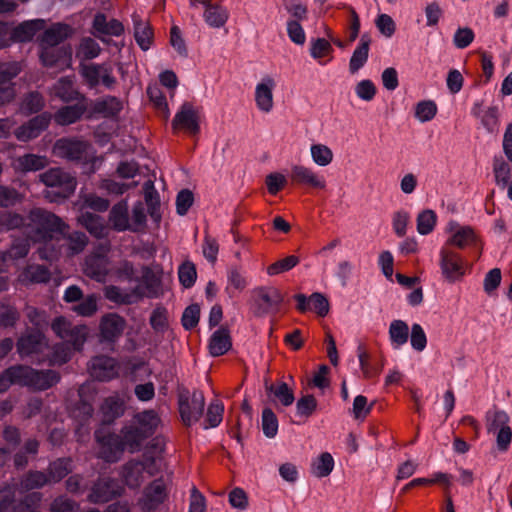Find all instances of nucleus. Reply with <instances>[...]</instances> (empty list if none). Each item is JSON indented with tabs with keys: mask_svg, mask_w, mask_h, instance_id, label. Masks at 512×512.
Listing matches in <instances>:
<instances>
[{
	"mask_svg": "<svg viewBox=\"0 0 512 512\" xmlns=\"http://www.w3.org/2000/svg\"><path fill=\"white\" fill-rule=\"evenodd\" d=\"M125 328V320L115 313L104 315L100 321V336L102 340L114 341L119 338Z\"/></svg>",
	"mask_w": 512,
	"mask_h": 512,
	"instance_id": "a878e982",
	"label": "nucleus"
},
{
	"mask_svg": "<svg viewBox=\"0 0 512 512\" xmlns=\"http://www.w3.org/2000/svg\"><path fill=\"white\" fill-rule=\"evenodd\" d=\"M43 106V97L37 92H31L23 99L20 111L24 114H32L40 111Z\"/></svg>",
	"mask_w": 512,
	"mask_h": 512,
	"instance_id": "e2e57ef3",
	"label": "nucleus"
},
{
	"mask_svg": "<svg viewBox=\"0 0 512 512\" xmlns=\"http://www.w3.org/2000/svg\"><path fill=\"white\" fill-rule=\"evenodd\" d=\"M89 371L93 378L108 381L118 375V365L116 360L111 357L98 356L91 360Z\"/></svg>",
	"mask_w": 512,
	"mask_h": 512,
	"instance_id": "4be33fe9",
	"label": "nucleus"
},
{
	"mask_svg": "<svg viewBox=\"0 0 512 512\" xmlns=\"http://www.w3.org/2000/svg\"><path fill=\"white\" fill-rule=\"evenodd\" d=\"M67 229V224L54 213L43 208H33L27 215L25 236L32 242L42 243L43 246L38 249L39 257L52 261L57 258L59 251L50 247V242L64 235Z\"/></svg>",
	"mask_w": 512,
	"mask_h": 512,
	"instance_id": "f257e3e1",
	"label": "nucleus"
},
{
	"mask_svg": "<svg viewBox=\"0 0 512 512\" xmlns=\"http://www.w3.org/2000/svg\"><path fill=\"white\" fill-rule=\"evenodd\" d=\"M50 120V114L42 113L21 125L15 130L14 134L19 141H30L38 137L48 127Z\"/></svg>",
	"mask_w": 512,
	"mask_h": 512,
	"instance_id": "aec40b11",
	"label": "nucleus"
},
{
	"mask_svg": "<svg viewBox=\"0 0 512 512\" xmlns=\"http://www.w3.org/2000/svg\"><path fill=\"white\" fill-rule=\"evenodd\" d=\"M409 327L403 320H393L389 326V339L394 349H400L408 341Z\"/></svg>",
	"mask_w": 512,
	"mask_h": 512,
	"instance_id": "72a5a7b5",
	"label": "nucleus"
},
{
	"mask_svg": "<svg viewBox=\"0 0 512 512\" xmlns=\"http://www.w3.org/2000/svg\"><path fill=\"white\" fill-rule=\"evenodd\" d=\"M471 114L480 121L484 129L493 133L497 131L499 127V110L497 106L484 107L483 101H475L472 108Z\"/></svg>",
	"mask_w": 512,
	"mask_h": 512,
	"instance_id": "5701e85b",
	"label": "nucleus"
},
{
	"mask_svg": "<svg viewBox=\"0 0 512 512\" xmlns=\"http://www.w3.org/2000/svg\"><path fill=\"white\" fill-rule=\"evenodd\" d=\"M84 111L85 106L82 104L65 106L56 112L54 119L59 125H70L79 120Z\"/></svg>",
	"mask_w": 512,
	"mask_h": 512,
	"instance_id": "58836bf2",
	"label": "nucleus"
},
{
	"mask_svg": "<svg viewBox=\"0 0 512 512\" xmlns=\"http://www.w3.org/2000/svg\"><path fill=\"white\" fill-rule=\"evenodd\" d=\"M72 471L70 459H58L52 462L48 469V479L50 482H58Z\"/></svg>",
	"mask_w": 512,
	"mask_h": 512,
	"instance_id": "8fccbe9b",
	"label": "nucleus"
},
{
	"mask_svg": "<svg viewBox=\"0 0 512 512\" xmlns=\"http://www.w3.org/2000/svg\"><path fill=\"white\" fill-rule=\"evenodd\" d=\"M158 469L156 460L152 458H147L141 462L131 461L123 467L122 477L129 487L136 488L141 485L146 477L155 475Z\"/></svg>",
	"mask_w": 512,
	"mask_h": 512,
	"instance_id": "423d86ee",
	"label": "nucleus"
},
{
	"mask_svg": "<svg viewBox=\"0 0 512 512\" xmlns=\"http://www.w3.org/2000/svg\"><path fill=\"white\" fill-rule=\"evenodd\" d=\"M203 17L205 22L210 27L220 28L226 23L228 19V13L223 7L210 3L204 9Z\"/></svg>",
	"mask_w": 512,
	"mask_h": 512,
	"instance_id": "a19ab883",
	"label": "nucleus"
},
{
	"mask_svg": "<svg viewBox=\"0 0 512 512\" xmlns=\"http://www.w3.org/2000/svg\"><path fill=\"white\" fill-rule=\"evenodd\" d=\"M135 425L144 436L149 437L159 427L161 420L154 410H145L135 416Z\"/></svg>",
	"mask_w": 512,
	"mask_h": 512,
	"instance_id": "c85d7f7f",
	"label": "nucleus"
},
{
	"mask_svg": "<svg viewBox=\"0 0 512 512\" xmlns=\"http://www.w3.org/2000/svg\"><path fill=\"white\" fill-rule=\"evenodd\" d=\"M49 483L46 474L40 471H31L27 473L20 482L21 491H29L38 489Z\"/></svg>",
	"mask_w": 512,
	"mask_h": 512,
	"instance_id": "de8ad7c7",
	"label": "nucleus"
},
{
	"mask_svg": "<svg viewBox=\"0 0 512 512\" xmlns=\"http://www.w3.org/2000/svg\"><path fill=\"white\" fill-rule=\"evenodd\" d=\"M54 94L66 102L76 99L78 95L73 88L72 80L69 78H62L55 84Z\"/></svg>",
	"mask_w": 512,
	"mask_h": 512,
	"instance_id": "052dcab7",
	"label": "nucleus"
},
{
	"mask_svg": "<svg viewBox=\"0 0 512 512\" xmlns=\"http://www.w3.org/2000/svg\"><path fill=\"white\" fill-rule=\"evenodd\" d=\"M370 42L368 35L361 36L359 45L354 50L349 62V70L352 74L356 73L367 62Z\"/></svg>",
	"mask_w": 512,
	"mask_h": 512,
	"instance_id": "2f4dec72",
	"label": "nucleus"
},
{
	"mask_svg": "<svg viewBox=\"0 0 512 512\" xmlns=\"http://www.w3.org/2000/svg\"><path fill=\"white\" fill-rule=\"evenodd\" d=\"M437 113V106L432 100H424L417 103L415 117L422 123L432 120Z\"/></svg>",
	"mask_w": 512,
	"mask_h": 512,
	"instance_id": "680f3d73",
	"label": "nucleus"
},
{
	"mask_svg": "<svg viewBox=\"0 0 512 512\" xmlns=\"http://www.w3.org/2000/svg\"><path fill=\"white\" fill-rule=\"evenodd\" d=\"M122 102L116 97L107 96L95 102L93 109L105 117L117 115L122 109Z\"/></svg>",
	"mask_w": 512,
	"mask_h": 512,
	"instance_id": "37998d69",
	"label": "nucleus"
},
{
	"mask_svg": "<svg viewBox=\"0 0 512 512\" xmlns=\"http://www.w3.org/2000/svg\"><path fill=\"white\" fill-rule=\"evenodd\" d=\"M21 365L7 368L0 374V393L6 392L11 385H22Z\"/></svg>",
	"mask_w": 512,
	"mask_h": 512,
	"instance_id": "603ef678",
	"label": "nucleus"
},
{
	"mask_svg": "<svg viewBox=\"0 0 512 512\" xmlns=\"http://www.w3.org/2000/svg\"><path fill=\"white\" fill-rule=\"evenodd\" d=\"M98 297L95 294H90L80 300V302L73 307V311L80 316L89 317L96 313Z\"/></svg>",
	"mask_w": 512,
	"mask_h": 512,
	"instance_id": "338daca9",
	"label": "nucleus"
},
{
	"mask_svg": "<svg viewBox=\"0 0 512 512\" xmlns=\"http://www.w3.org/2000/svg\"><path fill=\"white\" fill-rule=\"evenodd\" d=\"M101 412L103 414L104 421L110 422L122 415L123 402L118 397H108L101 405Z\"/></svg>",
	"mask_w": 512,
	"mask_h": 512,
	"instance_id": "49530a36",
	"label": "nucleus"
},
{
	"mask_svg": "<svg viewBox=\"0 0 512 512\" xmlns=\"http://www.w3.org/2000/svg\"><path fill=\"white\" fill-rule=\"evenodd\" d=\"M416 222L417 232L421 235H428L435 228L437 222V215L433 210L426 209L418 214Z\"/></svg>",
	"mask_w": 512,
	"mask_h": 512,
	"instance_id": "3c124183",
	"label": "nucleus"
},
{
	"mask_svg": "<svg viewBox=\"0 0 512 512\" xmlns=\"http://www.w3.org/2000/svg\"><path fill=\"white\" fill-rule=\"evenodd\" d=\"M146 225V213L143 203L137 202L132 208L131 218L129 217L128 230L133 232L142 231Z\"/></svg>",
	"mask_w": 512,
	"mask_h": 512,
	"instance_id": "13d9d810",
	"label": "nucleus"
},
{
	"mask_svg": "<svg viewBox=\"0 0 512 512\" xmlns=\"http://www.w3.org/2000/svg\"><path fill=\"white\" fill-rule=\"evenodd\" d=\"M120 438L124 449L133 453L140 448L142 441L147 437L144 436L142 431L135 425L124 428Z\"/></svg>",
	"mask_w": 512,
	"mask_h": 512,
	"instance_id": "e433bc0d",
	"label": "nucleus"
},
{
	"mask_svg": "<svg viewBox=\"0 0 512 512\" xmlns=\"http://www.w3.org/2000/svg\"><path fill=\"white\" fill-rule=\"evenodd\" d=\"M205 397L201 391H181L178 396V408L181 420L185 426L197 423L203 415Z\"/></svg>",
	"mask_w": 512,
	"mask_h": 512,
	"instance_id": "20e7f679",
	"label": "nucleus"
},
{
	"mask_svg": "<svg viewBox=\"0 0 512 512\" xmlns=\"http://www.w3.org/2000/svg\"><path fill=\"white\" fill-rule=\"evenodd\" d=\"M24 196L15 188L0 184V207L9 208L21 203Z\"/></svg>",
	"mask_w": 512,
	"mask_h": 512,
	"instance_id": "4d7b16f0",
	"label": "nucleus"
},
{
	"mask_svg": "<svg viewBox=\"0 0 512 512\" xmlns=\"http://www.w3.org/2000/svg\"><path fill=\"white\" fill-rule=\"evenodd\" d=\"M39 179L52 189L44 192L45 198L51 202L68 198L74 193L77 186L76 178L61 168H51L40 174Z\"/></svg>",
	"mask_w": 512,
	"mask_h": 512,
	"instance_id": "f03ea898",
	"label": "nucleus"
},
{
	"mask_svg": "<svg viewBox=\"0 0 512 512\" xmlns=\"http://www.w3.org/2000/svg\"><path fill=\"white\" fill-rule=\"evenodd\" d=\"M262 429L268 438H274L278 431V420L275 413L270 408H265L262 412Z\"/></svg>",
	"mask_w": 512,
	"mask_h": 512,
	"instance_id": "774afa93",
	"label": "nucleus"
},
{
	"mask_svg": "<svg viewBox=\"0 0 512 512\" xmlns=\"http://www.w3.org/2000/svg\"><path fill=\"white\" fill-rule=\"evenodd\" d=\"M53 154L68 161L92 162L93 166L98 161L92 146L88 142L76 138L57 140L53 146Z\"/></svg>",
	"mask_w": 512,
	"mask_h": 512,
	"instance_id": "7ed1b4c3",
	"label": "nucleus"
},
{
	"mask_svg": "<svg viewBox=\"0 0 512 512\" xmlns=\"http://www.w3.org/2000/svg\"><path fill=\"white\" fill-rule=\"evenodd\" d=\"M112 272V263L105 255L94 254L86 258L84 273L98 281L104 282Z\"/></svg>",
	"mask_w": 512,
	"mask_h": 512,
	"instance_id": "6ab92c4d",
	"label": "nucleus"
},
{
	"mask_svg": "<svg viewBox=\"0 0 512 512\" xmlns=\"http://www.w3.org/2000/svg\"><path fill=\"white\" fill-rule=\"evenodd\" d=\"M109 221L112 227L117 231H126L129 228L128 204L126 201H120L110 210Z\"/></svg>",
	"mask_w": 512,
	"mask_h": 512,
	"instance_id": "c756f323",
	"label": "nucleus"
},
{
	"mask_svg": "<svg viewBox=\"0 0 512 512\" xmlns=\"http://www.w3.org/2000/svg\"><path fill=\"white\" fill-rule=\"evenodd\" d=\"M291 180L301 186L323 190L327 186L323 175L316 172L313 168L296 164L291 167Z\"/></svg>",
	"mask_w": 512,
	"mask_h": 512,
	"instance_id": "f8f14e48",
	"label": "nucleus"
},
{
	"mask_svg": "<svg viewBox=\"0 0 512 512\" xmlns=\"http://www.w3.org/2000/svg\"><path fill=\"white\" fill-rule=\"evenodd\" d=\"M231 347V339L227 329L219 328L216 330L209 342V351L212 356L225 354Z\"/></svg>",
	"mask_w": 512,
	"mask_h": 512,
	"instance_id": "473e14b6",
	"label": "nucleus"
},
{
	"mask_svg": "<svg viewBox=\"0 0 512 512\" xmlns=\"http://www.w3.org/2000/svg\"><path fill=\"white\" fill-rule=\"evenodd\" d=\"M27 217L15 212H5L0 215V231L20 229L25 235Z\"/></svg>",
	"mask_w": 512,
	"mask_h": 512,
	"instance_id": "c03bdc74",
	"label": "nucleus"
},
{
	"mask_svg": "<svg viewBox=\"0 0 512 512\" xmlns=\"http://www.w3.org/2000/svg\"><path fill=\"white\" fill-rule=\"evenodd\" d=\"M40 58L44 66L56 67L58 70H64L71 65V52L65 47L43 45Z\"/></svg>",
	"mask_w": 512,
	"mask_h": 512,
	"instance_id": "412c9836",
	"label": "nucleus"
},
{
	"mask_svg": "<svg viewBox=\"0 0 512 512\" xmlns=\"http://www.w3.org/2000/svg\"><path fill=\"white\" fill-rule=\"evenodd\" d=\"M52 330L66 343L71 344L74 350H80L88 336L87 326L72 325L64 317H58L53 321Z\"/></svg>",
	"mask_w": 512,
	"mask_h": 512,
	"instance_id": "0eeeda50",
	"label": "nucleus"
},
{
	"mask_svg": "<svg viewBox=\"0 0 512 512\" xmlns=\"http://www.w3.org/2000/svg\"><path fill=\"white\" fill-rule=\"evenodd\" d=\"M43 22L41 20H31L21 23L13 32L15 40L26 42L31 40L36 32L42 28Z\"/></svg>",
	"mask_w": 512,
	"mask_h": 512,
	"instance_id": "a18cd8bd",
	"label": "nucleus"
},
{
	"mask_svg": "<svg viewBox=\"0 0 512 512\" xmlns=\"http://www.w3.org/2000/svg\"><path fill=\"white\" fill-rule=\"evenodd\" d=\"M448 234L447 245L465 248L476 242V234L470 226H462L456 221H450L445 229Z\"/></svg>",
	"mask_w": 512,
	"mask_h": 512,
	"instance_id": "f3484780",
	"label": "nucleus"
},
{
	"mask_svg": "<svg viewBox=\"0 0 512 512\" xmlns=\"http://www.w3.org/2000/svg\"><path fill=\"white\" fill-rule=\"evenodd\" d=\"M199 120V110L191 103L185 102L175 114L172 127L174 130L182 129L190 134H197L200 130Z\"/></svg>",
	"mask_w": 512,
	"mask_h": 512,
	"instance_id": "9b49d317",
	"label": "nucleus"
},
{
	"mask_svg": "<svg viewBox=\"0 0 512 512\" xmlns=\"http://www.w3.org/2000/svg\"><path fill=\"white\" fill-rule=\"evenodd\" d=\"M440 267L443 277L449 282H455L464 275L461 257L445 247L440 251Z\"/></svg>",
	"mask_w": 512,
	"mask_h": 512,
	"instance_id": "2eb2a0df",
	"label": "nucleus"
},
{
	"mask_svg": "<svg viewBox=\"0 0 512 512\" xmlns=\"http://www.w3.org/2000/svg\"><path fill=\"white\" fill-rule=\"evenodd\" d=\"M21 72L18 62L0 64V105H5L14 100L16 92L12 80Z\"/></svg>",
	"mask_w": 512,
	"mask_h": 512,
	"instance_id": "9d476101",
	"label": "nucleus"
},
{
	"mask_svg": "<svg viewBox=\"0 0 512 512\" xmlns=\"http://www.w3.org/2000/svg\"><path fill=\"white\" fill-rule=\"evenodd\" d=\"M134 36L136 42L143 50L149 49L152 41V30L147 23L136 21L134 25Z\"/></svg>",
	"mask_w": 512,
	"mask_h": 512,
	"instance_id": "6e6d98bb",
	"label": "nucleus"
},
{
	"mask_svg": "<svg viewBox=\"0 0 512 512\" xmlns=\"http://www.w3.org/2000/svg\"><path fill=\"white\" fill-rule=\"evenodd\" d=\"M104 295L108 300L118 304H131L140 298L138 289L127 292L114 285L105 287Z\"/></svg>",
	"mask_w": 512,
	"mask_h": 512,
	"instance_id": "c9c22d12",
	"label": "nucleus"
},
{
	"mask_svg": "<svg viewBox=\"0 0 512 512\" xmlns=\"http://www.w3.org/2000/svg\"><path fill=\"white\" fill-rule=\"evenodd\" d=\"M508 422L509 417L504 411L494 412L488 422V431L496 434L497 446L503 451L507 450L512 438V431Z\"/></svg>",
	"mask_w": 512,
	"mask_h": 512,
	"instance_id": "ddd939ff",
	"label": "nucleus"
},
{
	"mask_svg": "<svg viewBox=\"0 0 512 512\" xmlns=\"http://www.w3.org/2000/svg\"><path fill=\"white\" fill-rule=\"evenodd\" d=\"M81 75L90 87L103 84L107 88H112L116 83L113 68L108 63L83 65Z\"/></svg>",
	"mask_w": 512,
	"mask_h": 512,
	"instance_id": "1a4fd4ad",
	"label": "nucleus"
},
{
	"mask_svg": "<svg viewBox=\"0 0 512 512\" xmlns=\"http://www.w3.org/2000/svg\"><path fill=\"white\" fill-rule=\"evenodd\" d=\"M46 348L47 341L39 331L25 334L17 342V351L22 358L42 353Z\"/></svg>",
	"mask_w": 512,
	"mask_h": 512,
	"instance_id": "b1692460",
	"label": "nucleus"
},
{
	"mask_svg": "<svg viewBox=\"0 0 512 512\" xmlns=\"http://www.w3.org/2000/svg\"><path fill=\"white\" fill-rule=\"evenodd\" d=\"M493 173L496 184L505 188L508 185L509 178L511 176V168L502 157H495L493 160Z\"/></svg>",
	"mask_w": 512,
	"mask_h": 512,
	"instance_id": "864d4df0",
	"label": "nucleus"
},
{
	"mask_svg": "<svg viewBox=\"0 0 512 512\" xmlns=\"http://www.w3.org/2000/svg\"><path fill=\"white\" fill-rule=\"evenodd\" d=\"M19 279L23 283H45L50 279V272L42 265H29Z\"/></svg>",
	"mask_w": 512,
	"mask_h": 512,
	"instance_id": "ea45409f",
	"label": "nucleus"
},
{
	"mask_svg": "<svg viewBox=\"0 0 512 512\" xmlns=\"http://www.w3.org/2000/svg\"><path fill=\"white\" fill-rule=\"evenodd\" d=\"M284 297L273 286H262L253 290V310L256 316H264L278 311Z\"/></svg>",
	"mask_w": 512,
	"mask_h": 512,
	"instance_id": "39448f33",
	"label": "nucleus"
},
{
	"mask_svg": "<svg viewBox=\"0 0 512 512\" xmlns=\"http://www.w3.org/2000/svg\"><path fill=\"white\" fill-rule=\"evenodd\" d=\"M334 467L331 454L322 453L312 464V473L319 478L328 476Z\"/></svg>",
	"mask_w": 512,
	"mask_h": 512,
	"instance_id": "5fc2aeb1",
	"label": "nucleus"
},
{
	"mask_svg": "<svg viewBox=\"0 0 512 512\" xmlns=\"http://www.w3.org/2000/svg\"><path fill=\"white\" fill-rule=\"evenodd\" d=\"M142 282L145 287V291H142L140 287H137L140 298L146 297H157L161 292V279L157 271L149 267H143L142 269Z\"/></svg>",
	"mask_w": 512,
	"mask_h": 512,
	"instance_id": "cd10ccee",
	"label": "nucleus"
},
{
	"mask_svg": "<svg viewBox=\"0 0 512 512\" xmlns=\"http://www.w3.org/2000/svg\"><path fill=\"white\" fill-rule=\"evenodd\" d=\"M79 222L96 238H103L107 235V227L99 215L85 212L79 217Z\"/></svg>",
	"mask_w": 512,
	"mask_h": 512,
	"instance_id": "7c9ffc66",
	"label": "nucleus"
},
{
	"mask_svg": "<svg viewBox=\"0 0 512 512\" xmlns=\"http://www.w3.org/2000/svg\"><path fill=\"white\" fill-rule=\"evenodd\" d=\"M276 87L275 79L270 75H265L255 87V103L257 108L269 113L274 106L273 91Z\"/></svg>",
	"mask_w": 512,
	"mask_h": 512,
	"instance_id": "a211bd4d",
	"label": "nucleus"
},
{
	"mask_svg": "<svg viewBox=\"0 0 512 512\" xmlns=\"http://www.w3.org/2000/svg\"><path fill=\"white\" fill-rule=\"evenodd\" d=\"M15 487L5 485L0 487V512H14L15 506Z\"/></svg>",
	"mask_w": 512,
	"mask_h": 512,
	"instance_id": "69168bd1",
	"label": "nucleus"
},
{
	"mask_svg": "<svg viewBox=\"0 0 512 512\" xmlns=\"http://www.w3.org/2000/svg\"><path fill=\"white\" fill-rule=\"evenodd\" d=\"M122 491L123 488L117 481L101 478L92 486L88 499L92 503H106L121 495Z\"/></svg>",
	"mask_w": 512,
	"mask_h": 512,
	"instance_id": "4468645a",
	"label": "nucleus"
},
{
	"mask_svg": "<svg viewBox=\"0 0 512 512\" xmlns=\"http://www.w3.org/2000/svg\"><path fill=\"white\" fill-rule=\"evenodd\" d=\"M166 498L165 485L162 480H155L144 491L140 499L142 510L149 512L160 505Z\"/></svg>",
	"mask_w": 512,
	"mask_h": 512,
	"instance_id": "bb28decb",
	"label": "nucleus"
},
{
	"mask_svg": "<svg viewBox=\"0 0 512 512\" xmlns=\"http://www.w3.org/2000/svg\"><path fill=\"white\" fill-rule=\"evenodd\" d=\"M310 154L313 162L320 167H326L331 164L334 157L332 150L324 144L311 145Z\"/></svg>",
	"mask_w": 512,
	"mask_h": 512,
	"instance_id": "09e8293b",
	"label": "nucleus"
},
{
	"mask_svg": "<svg viewBox=\"0 0 512 512\" xmlns=\"http://www.w3.org/2000/svg\"><path fill=\"white\" fill-rule=\"evenodd\" d=\"M96 439L100 445L99 456L107 462H115L125 450L119 435H104L102 430L96 431Z\"/></svg>",
	"mask_w": 512,
	"mask_h": 512,
	"instance_id": "dca6fc26",
	"label": "nucleus"
},
{
	"mask_svg": "<svg viewBox=\"0 0 512 512\" xmlns=\"http://www.w3.org/2000/svg\"><path fill=\"white\" fill-rule=\"evenodd\" d=\"M68 25L55 24L47 29L42 36V45L57 47L69 34Z\"/></svg>",
	"mask_w": 512,
	"mask_h": 512,
	"instance_id": "79ce46f5",
	"label": "nucleus"
},
{
	"mask_svg": "<svg viewBox=\"0 0 512 512\" xmlns=\"http://www.w3.org/2000/svg\"><path fill=\"white\" fill-rule=\"evenodd\" d=\"M49 161L46 156L27 153L21 156L11 158V167L17 173L36 172L48 166Z\"/></svg>",
	"mask_w": 512,
	"mask_h": 512,
	"instance_id": "393cba45",
	"label": "nucleus"
},
{
	"mask_svg": "<svg viewBox=\"0 0 512 512\" xmlns=\"http://www.w3.org/2000/svg\"><path fill=\"white\" fill-rule=\"evenodd\" d=\"M41 499V493H30L17 503L14 512H39Z\"/></svg>",
	"mask_w": 512,
	"mask_h": 512,
	"instance_id": "0e129e2a",
	"label": "nucleus"
},
{
	"mask_svg": "<svg viewBox=\"0 0 512 512\" xmlns=\"http://www.w3.org/2000/svg\"><path fill=\"white\" fill-rule=\"evenodd\" d=\"M22 385L35 390H46L58 383L60 376L54 370L37 371L21 365Z\"/></svg>",
	"mask_w": 512,
	"mask_h": 512,
	"instance_id": "6e6552de",
	"label": "nucleus"
},
{
	"mask_svg": "<svg viewBox=\"0 0 512 512\" xmlns=\"http://www.w3.org/2000/svg\"><path fill=\"white\" fill-rule=\"evenodd\" d=\"M100 52L101 48L95 40L84 38L77 49V56L84 60H90L96 58Z\"/></svg>",
	"mask_w": 512,
	"mask_h": 512,
	"instance_id": "bf43d9fd",
	"label": "nucleus"
},
{
	"mask_svg": "<svg viewBox=\"0 0 512 512\" xmlns=\"http://www.w3.org/2000/svg\"><path fill=\"white\" fill-rule=\"evenodd\" d=\"M93 28L98 34L120 36L123 31V25L118 20H107L103 14L95 16L93 21Z\"/></svg>",
	"mask_w": 512,
	"mask_h": 512,
	"instance_id": "f704fd0d",
	"label": "nucleus"
},
{
	"mask_svg": "<svg viewBox=\"0 0 512 512\" xmlns=\"http://www.w3.org/2000/svg\"><path fill=\"white\" fill-rule=\"evenodd\" d=\"M266 390L274 396L275 401L285 407L292 405L295 400L293 390L285 382L266 384Z\"/></svg>",
	"mask_w": 512,
	"mask_h": 512,
	"instance_id": "4c0bfd02",
	"label": "nucleus"
}]
</instances>
